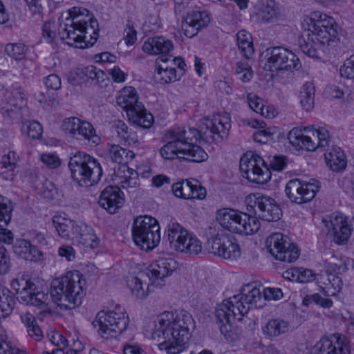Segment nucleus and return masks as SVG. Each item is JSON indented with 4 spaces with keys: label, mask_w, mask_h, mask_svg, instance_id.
I'll return each instance as SVG.
<instances>
[{
    "label": "nucleus",
    "mask_w": 354,
    "mask_h": 354,
    "mask_svg": "<svg viewBox=\"0 0 354 354\" xmlns=\"http://www.w3.org/2000/svg\"><path fill=\"white\" fill-rule=\"evenodd\" d=\"M206 130L200 132L194 128L173 129L167 131V142L160 149V156L165 160L183 159L201 162L208 158L207 153L196 142L200 138L206 142L218 141L226 137L231 128L230 114L218 113L206 119Z\"/></svg>",
    "instance_id": "nucleus-1"
},
{
    "label": "nucleus",
    "mask_w": 354,
    "mask_h": 354,
    "mask_svg": "<svg viewBox=\"0 0 354 354\" xmlns=\"http://www.w3.org/2000/svg\"><path fill=\"white\" fill-rule=\"evenodd\" d=\"M152 338L159 342L160 350L168 354L182 352L191 337V330L195 328L192 315L186 310L165 311L156 320Z\"/></svg>",
    "instance_id": "nucleus-2"
},
{
    "label": "nucleus",
    "mask_w": 354,
    "mask_h": 354,
    "mask_svg": "<svg viewBox=\"0 0 354 354\" xmlns=\"http://www.w3.org/2000/svg\"><path fill=\"white\" fill-rule=\"evenodd\" d=\"M261 300L259 288L248 284L243 289V292L218 304L215 310L216 323L227 341L233 342L238 339L237 334L232 330L234 322L241 320L251 308L261 307V304H258Z\"/></svg>",
    "instance_id": "nucleus-3"
},
{
    "label": "nucleus",
    "mask_w": 354,
    "mask_h": 354,
    "mask_svg": "<svg viewBox=\"0 0 354 354\" xmlns=\"http://www.w3.org/2000/svg\"><path fill=\"white\" fill-rule=\"evenodd\" d=\"M304 21L308 26L307 32L299 46L308 57H318V51L323 45L333 46L339 40L340 28L332 17L315 11Z\"/></svg>",
    "instance_id": "nucleus-4"
},
{
    "label": "nucleus",
    "mask_w": 354,
    "mask_h": 354,
    "mask_svg": "<svg viewBox=\"0 0 354 354\" xmlns=\"http://www.w3.org/2000/svg\"><path fill=\"white\" fill-rule=\"evenodd\" d=\"M59 26L62 29L58 33L59 39L69 46L85 48L97 41L98 33L95 27L97 26V21L89 16L88 10L84 8L70 9L65 22H59Z\"/></svg>",
    "instance_id": "nucleus-5"
},
{
    "label": "nucleus",
    "mask_w": 354,
    "mask_h": 354,
    "mask_svg": "<svg viewBox=\"0 0 354 354\" xmlns=\"http://www.w3.org/2000/svg\"><path fill=\"white\" fill-rule=\"evenodd\" d=\"M86 281L77 270L53 280L50 295L53 301L63 309H73L82 304L85 295Z\"/></svg>",
    "instance_id": "nucleus-6"
},
{
    "label": "nucleus",
    "mask_w": 354,
    "mask_h": 354,
    "mask_svg": "<svg viewBox=\"0 0 354 354\" xmlns=\"http://www.w3.org/2000/svg\"><path fill=\"white\" fill-rule=\"evenodd\" d=\"M68 167L72 179L80 187H88L97 184L103 174L98 160L82 151L71 156Z\"/></svg>",
    "instance_id": "nucleus-7"
},
{
    "label": "nucleus",
    "mask_w": 354,
    "mask_h": 354,
    "mask_svg": "<svg viewBox=\"0 0 354 354\" xmlns=\"http://www.w3.org/2000/svg\"><path fill=\"white\" fill-rule=\"evenodd\" d=\"M92 324L102 339H115L126 330L129 317L124 308L117 305L113 309L100 311Z\"/></svg>",
    "instance_id": "nucleus-8"
},
{
    "label": "nucleus",
    "mask_w": 354,
    "mask_h": 354,
    "mask_svg": "<svg viewBox=\"0 0 354 354\" xmlns=\"http://www.w3.org/2000/svg\"><path fill=\"white\" fill-rule=\"evenodd\" d=\"M288 138L292 146L309 151H314L317 148L326 149L332 143V137L328 129L324 127L315 129L305 127L303 129H292L288 133Z\"/></svg>",
    "instance_id": "nucleus-9"
},
{
    "label": "nucleus",
    "mask_w": 354,
    "mask_h": 354,
    "mask_svg": "<svg viewBox=\"0 0 354 354\" xmlns=\"http://www.w3.org/2000/svg\"><path fill=\"white\" fill-rule=\"evenodd\" d=\"M216 220L224 229L242 235L252 234L260 228V222L256 217L231 208L218 210Z\"/></svg>",
    "instance_id": "nucleus-10"
},
{
    "label": "nucleus",
    "mask_w": 354,
    "mask_h": 354,
    "mask_svg": "<svg viewBox=\"0 0 354 354\" xmlns=\"http://www.w3.org/2000/svg\"><path fill=\"white\" fill-rule=\"evenodd\" d=\"M132 236L135 243L142 250L148 251L153 249L160 241L157 220L149 216H138L132 226Z\"/></svg>",
    "instance_id": "nucleus-11"
},
{
    "label": "nucleus",
    "mask_w": 354,
    "mask_h": 354,
    "mask_svg": "<svg viewBox=\"0 0 354 354\" xmlns=\"http://www.w3.org/2000/svg\"><path fill=\"white\" fill-rule=\"evenodd\" d=\"M170 248L177 252L198 254L203 249L201 241L177 222H170L166 228Z\"/></svg>",
    "instance_id": "nucleus-12"
},
{
    "label": "nucleus",
    "mask_w": 354,
    "mask_h": 354,
    "mask_svg": "<svg viewBox=\"0 0 354 354\" xmlns=\"http://www.w3.org/2000/svg\"><path fill=\"white\" fill-rule=\"evenodd\" d=\"M11 286L18 295L17 299L20 303L44 308V310L38 315L39 319L42 320L46 314H50L47 307L48 294L37 290L35 284L29 279L21 276L13 280Z\"/></svg>",
    "instance_id": "nucleus-13"
},
{
    "label": "nucleus",
    "mask_w": 354,
    "mask_h": 354,
    "mask_svg": "<svg viewBox=\"0 0 354 354\" xmlns=\"http://www.w3.org/2000/svg\"><path fill=\"white\" fill-rule=\"evenodd\" d=\"M264 68L271 72L291 71L300 66V62L297 55L281 46L267 48L264 52Z\"/></svg>",
    "instance_id": "nucleus-14"
},
{
    "label": "nucleus",
    "mask_w": 354,
    "mask_h": 354,
    "mask_svg": "<svg viewBox=\"0 0 354 354\" xmlns=\"http://www.w3.org/2000/svg\"><path fill=\"white\" fill-rule=\"evenodd\" d=\"M240 170L248 180L265 184L271 178V172L263 158L258 154L246 153L240 159Z\"/></svg>",
    "instance_id": "nucleus-15"
},
{
    "label": "nucleus",
    "mask_w": 354,
    "mask_h": 354,
    "mask_svg": "<svg viewBox=\"0 0 354 354\" xmlns=\"http://www.w3.org/2000/svg\"><path fill=\"white\" fill-rule=\"evenodd\" d=\"M267 248L270 254L277 260L292 263L300 255L298 247L291 243L287 236L281 233H273L266 240Z\"/></svg>",
    "instance_id": "nucleus-16"
},
{
    "label": "nucleus",
    "mask_w": 354,
    "mask_h": 354,
    "mask_svg": "<svg viewBox=\"0 0 354 354\" xmlns=\"http://www.w3.org/2000/svg\"><path fill=\"white\" fill-rule=\"evenodd\" d=\"M319 189V183L315 179L307 182L295 178L286 183L285 192L292 203L300 205L312 201Z\"/></svg>",
    "instance_id": "nucleus-17"
},
{
    "label": "nucleus",
    "mask_w": 354,
    "mask_h": 354,
    "mask_svg": "<svg viewBox=\"0 0 354 354\" xmlns=\"http://www.w3.org/2000/svg\"><path fill=\"white\" fill-rule=\"evenodd\" d=\"M207 245L210 253L224 259H236L241 254L236 239L226 234H217L211 236Z\"/></svg>",
    "instance_id": "nucleus-18"
},
{
    "label": "nucleus",
    "mask_w": 354,
    "mask_h": 354,
    "mask_svg": "<svg viewBox=\"0 0 354 354\" xmlns=\"http://www.w3.org/2000/svg\"><path fill=\"white\" fill-rule=\"evenodd\" d=\"M62 129L66 135L77 140H88L95 145H98L100 141L93 125L76 117L64 120Z\"/></svg>",
    "instance_id": "nucleus-19"
},
{
    "label": "nucleus",
    "mask_w": 354,
    "mask_h": 354,
    "mask_svg": "<svg viewBox=\"0 0 354 354\" xmlns=\"http://www.w3.org/2000/svg\"><path fill=\"white\" fill-rule=\"evenodd\" d=\"M142 50L149 55H160V61L165 63L171 57L174 44L171 40L163 36L149 37L143 44Z\"/></svg>",
    "instance_id": "nucleus-20"
},
{
    "label": "nucleus",
    "mask_w": 354,
    "mask_h": 354,
    "mask_svg": "<svg viewBox=\"0 0 354 354\" xmlns=\"http://www.w3.org/2000/svg\"><path fill=\"white\" fill-rule=\"evenodd\" d=\"M210 22V17L206 11L193 10L189 12L182 24L184 35L192 38L198 31L207 26Z\"/></svg>",
    "instance_id": "nucleus-21"
},
{
    "label": "nucleus",
    "mask_w": 354,
    "mask_h": 354,
    "mask_svg": "<svg viewBox=\"0 0 354 354\" xmlns=\"http://www.w3.org/2000/svg\"><path fill=\"white\" fill-rule=\"evenodd\" d=\"M98 203L110 214L116 213L124 205L123 193L118 187L109 186L101 192Z\"/></svg>",
    "instance_id": "nucleus-22"
},
{
    "label": "nucleus",
    "mask_w": 354,
    "mask_h": 354,
    "mask_svg": "<svg viewBox=\"0 0 354 354\" xmlns=\"http://www.w3.org/2000/svg\"><path fill=\"white\" fill-rule=\"evenodd\" d=\"M176 268V262L171 258H159L153 262L148 268L145 273L147 277L153 283L162 280L173 273Z\"/></svg>",
    "instance_id": "nucleus-23"
},
{
    "label": "nucleus",
    "mask_w": 354,
    "mask_h": 354,
    "mask_svg": "<svg viewBox=\"0 0 354 354\" xmlns=\"http://www.w3.org/2000/svg\"><path fill=\"white\" fill-rule=\"evenodd\" d=\"M26 94L20 88L11 90L2 88L0 89V106L6 112L12 111L13 108L21 107L25 101Z\"/></svg>",
    "instance_id": "nucleus-24"
},
{
    "label": "nucleus",
    "mask_w": 354,
    "mask_h": 354,
    "mask_svg": "<svg viewBox=\"0 0 354 354\" xmlns=\"http://www.w3.org/2000/svg\"><path fill=\"white\" fill-rule=\"evenodd\" d=\"M12 205L10 200L0 196V243L10 244L13 241L11 231L2 227L6 226L11 220Z\"/></svg>",
    "instance_id": "nucleus-25"
},
{
    "label": "nucleus",
    "mask_w": 354,
    "mask_h": 354,
    "mask_svg": "<svg viewBox=\"0 0 354 354\" xmlns=\"http://www.w3.org/2000/svg\"><path fill=\"white\" fill-rule=\"evenodd\" d=\"M329 223L330 226L328 227L331 229L335 241L338 244L346 241L351 234V228L346 218L342 214H333Z\"/></svg>",
    "instance_id": "nucleus-26"
},
{
    "label": "nucleus",
    "mask_w": 354,
    "mask_h": 354,
    "mask_svg": "<svg viewBox=\"0 0 354 354\" xmlns=\"http://www.w3.org/2000/svg\"><path fill=\"white\" fill-rule=\"evenodd\" d=\"M257 215L262 220L268 222L277 221L281 218L282 212L274 199L264 196L260 201Z\"/></svg>",
    "instance_id": "nucleus-27"
},
{
    "label": "nucleus",
    "mask_w": 354,
    "mask_h": 354,
    "mask_svg": "<svg viewBox=\"0 0 354 354\" xmlns=\"http://www.w3.org/2000/svg\"><path fill=\"white\" fill-rule=\"evenodd\" d=\"M328 151L324 154L326 165L334 171H342L345 169L347 160L344 152L339 147L333 145V141L329 147H326Z\"/></svg>",
    "instance_id": "nucleus-28"
},
{
    "label": "nucleus",
    "mask_w": 354,
    "mask_h": 354,
    "mask_svg": "<svg viewBox=\"0 0 354 354\" xmlns=\"http://www.w3.org/2000/svg\"><path fill=\"white\" fill-rule=\"evenodd\" d=\"M117 104L126 111L127 116L131 111L141 107L142 103L138 102V95L133 87L123 88L116 98Z\"/></svg>",
    "instance_id": "nucleus-29"
},
{
    "label": "nucleus",
    "mask_w": 354,
    "mask_h": 354,
    "mask_svg": "<svg viewBox=\"0 0 354 354\" xmlns=\"http://www.w3.org/2000/svg\"><path fill=\"white\" fill-rule=\"evenodd\" d=\"M14 253L26 261H39L42 254L41 251L29 241L18 239L13 245Z\"/></svg>",
    "instance_id": "nucleus-30"
},
{
    "label": "nucleus",
    "mask_w": 354,
    "mask_h": 354,
    "mask_svg": "<svg viewBox=\"0 0 354 354\" xmlns=\"http://www.w3.org/2000/svg\"><path fill=\"white\" fill-rule=\"evenodd\" d=\"M52 221L54 227L61 238L66 240L75 239L79 223L60 215H55Z\"/></svg>",
    "instance_id": "nucleus-31"
},
{
    "label": "nucleus",
    "mask_w": 354,
    "mask_h": 354,
    "mask_svg": "<svg viewBox=\"0 0 354 354\" xmlns=\"http://www.w3.org/2000/svg\"><path fill=\"white\" fill-rule=\"evenodd\" d=\"M148 274L145 272H140L137 276L131 277L128 280V287L131 290L132 296L137 300H143L149 295V284L144 283Z\"/></svg>",
    "instance_id": "nucleus-32"
},
{
    "label": "nucleus",
    "mask_w": 354,
    "mask_h": 354,
    "mask_svg": "<svg viewBox=\"0 0 354 354\" xmlns=\"http://www.w3.org/2000/svg\"><path fill=\"white\" fill-rule=\"evenodd\" d=\"M111 131L113 134L117 136L121 143L133 145L138 141L137 133L129 129L127 124L122 120L113 122Z\"/></svg>",
    "instance_id": "nucleus-33"
},
{
    "label": "nucleus",
    "mask_w": 354,
    "mask_h": 354,
    "mask_svg": "<svg viewBox=\"0 0 354 354\" xmlns=\"http://www.w3.org/2000/svg\"><path fill=\"white\" fill-rule=\"evenodd\" d=\"M75 236L78 242L86 248H95L100 244V239L93 229L83 223H79Z\"/></svg>",
    "instance_id": "nucleus-34"
},
{
    "label": "nucleus",
    "mask_w": 354,
    "mask_h": 354,
    "mask_svg": "<svg viewBox=\"0 0 354 354\" xmlns=\"http://www.w3.org/2000/svg\"><path fill=\"white\" fill-rule=\"evenodd\" d=\"M290 324L288 321L281 318L270 319L263 327V333L268 337H276L289 331Z\"/></svg>",
    "instance_id": "nucleus-35"
},
{
    "label": "nucleus",
    "mask_w": 354,
    "mask_h": 354,
    "mask_svg": "<svg viewBox=\"0 0 354 354\" xmlns=\"http://www.w3.org/2000/svg\"><path fill=\"white\" fill-rule=\"evenodd\" d=\"M19 156L15 151H9L0 160V175L6 180H12L18 165Z\"/></svg>",
    "instance_id": "nucleus-36"
},
{
    "label": "nucleus",
    "mask_w": 354,
    "mask_h": 354,
    "mask_svg": "<svg viewBox=\"0 0 354 354\" xmlns=\"http://www.w3.org/2000/svg\"><path fill=\"white\" fill-rule=\"evenodd\" d=\"M315 88L312 82H306L301 86L299 100L301 107L306 111H310L315 104Z\"/></svg>",
    "instance_id": "nucleus-37"
},
{
    "label": "nucleus",
    "mask_w": 354,
    "mask_h": 354,
    "mask_svg": "<svg viewBox=\"0 0 354 354\" xmlns=\"http://www.w3.org/2000/svg\"><path fill=\"white\" fill-rule=\"evenodd\" d=\"M262 20L268 23H274L281 17L278 3L274 0H265L261 10Z\"/></svg>",
    "instance_id": "nucleus-38"
},
{
    "label": "nucleus",
    "mask_w": 354,
    "mask_h": 354,
    "mask_svg": "<svg viewBox=\"0 0 354 354\" xmlns=\"http://www.w3.org/2000/svg\"><path fill=\"white\" fill-rule=\"evenodd\" d=\"M128 117L133 123L144 129L149 128L153 122L152 114L147 112L142 104L136 111H131Z\"/></svg>",
    "instance_id": "nucleus-39"
},
{
    "label": "nucleus",
    "mask_w": 354,
    "mask_h": 354,
    "mask_svg": "<svg viewBox=\"0 0 354 354\" xmlns=\"http://www.w3.org/2000/svg\"><path fill=\"white\" fill-rule=\"evenodd\" d=\"M179 76L174 67L158 65L153 77L156 82L164 84L178 80Z\"/></svg>",
    "instance_id": "nucleus-40"
},
{
    "label": "nucleus",
    "mask_w": 354,
    "mask_h": 354,
    "mask_svg": "<svg viewBox=\"0 0 354 354\" xmlns=\"http://www.w3.org/2000/svg\"><path fill=\"white\" fill-rule=\"evenodd\" d=\"M109 151L111 160L118 164L126 165L135 156L133 151L118 145H111Z\"/></svg>",
    "instance_id": "nucleus-41"
},
{
    "label": "nucleus",
    "mask_w": 354,
    "mask_h": 354,
    "mask_svg": "<svg viewBox=\"0 0 354 354\" xmlns=\"http://www.w3.org/2000/svg\"><path fill=\"white\" fill-rule=\"evenodd\" d=\"M15 300L10 292L0 288V319L8 317L12 312Z\"/></svg>",
    "instance_id": "nucleus-42"
},
{
    "label": "nucleus",
    "mask_w": 354,
    "mask_h": 354,
    "mask_svg": "<svg viewBox=\"0 0 354 354\" xmlns=\"http://www.w3.org/2000/svg\"><path fill=\"white\" fill-rule=\"evenodd\" d=\"M237 45L241 53L247 59L254 53L251 35L245 30H240L236 35Z\"/></svg>",
    "instance_id": "nucleus-43"
},
{
    "label": "nucleus",
    "mask_w": 354,
    "mask_h": 354,
    "mask_svg": "<svg viewBox=\"0 0 354 354\" xmlns=\"http://www.w3.org/2000/svg\"><path fill=\"white\" fill-rule=\"evenodd\" d=\"M328 283L324 282L323 291L326 297L336 296L341 290L342 286V279L335 274H329L327 278Z\"/></svg>",
    "instance_id": "nucleus-44"
},
{
    "label": "nucleus",
    "mask_w": 354,
    "mask_h": 354,
    "mask_svg": "<svg viewBox=\"0 0 354 354\" xmlns=\"http://www.w3.org/2000/svg\"><path fill=\"white\" fill-rule=\"evenodd\" d=\"M62 29L59 23L55 21H48L44 23L42 27L43 37L48 43L53 42L55 39H59L58 33Z\"/></svg>",
    "instance_id": "nucleus-45"
},
{
    "label": "nucleus",
    "mask_w": 354,
    "mask_h": 354,
    "mask_svg": "<svg viewBox=\"0 0 354 354\" xmlns=\"http://www.w3.org/2000/svg\"><path fill=\"white\" fill-rule=\"evenodd\" d=\"M21 131L32 139H39L41 136L43 129L37 121H26L21 126Z\"/></svg>",
    "instance_id": "nucleus-46"
},
{
    "label": "nucleus",
    "mask_w": 354,
    "mask_h": 354,
    "mask_svg": "<svg viewBox=\"0 0 354 354\" xmlns=\"http://www.w3.org/2000/svg\"><path fill=\"white\" fill-rule=\"evenodd\" d=\"M5 50L8 56L16 60H21L24 58L27 48L21 43L8 44L6 46Z\"/></svg>",
    "instance_id": "nucleus-47"
},
{
    "label": "nucleus",
    "mask_w": 354,
    "mask_h": 354,
    "mask_svg": "<svg viewBox=\"0 0 354 354\" xmlns=\"http://www.w3.org/2000/svg\"><path fill=\"white\" fill-rule=\"evenodd\" d=\"M127 174L121 177L120 185L122 188L128 189L135 188L139 185V178L138 173L133 169L127 168Z\"/></svg>",
    "instance_id": "nucleus-48"
},
{
    "label": "nucleus",
    "mask_w": 354,
    "mask_h": 354,
    "mask_svg": "<svg viewBox=\"0 0 354 354\" xmlns=\"http://www.w3.org/2000/svg\"><path fill=\"white\" fill-rule=\"evenodd\" d=\"M277 133L276 127L261 129L253 135L254 141L260 143H267L274 139V134Z\"/></svg>",
    "instance_id": "nucleus-49"
},
{
    "label": "nucleus",
    "mask_w": 354,
    "mask_h": 354,
    "mask_svg": "<svg viewBox=\"0 0 354 354\" xmlns=\"http://www.w3.org/2000/svg\"><path fill=\"white\" fill-rule=\"evenodd\" d=\"M264 196L259 194H252L247 196L245 198V204L249 214H257L258 209L261 199Z\"/></svg>",
    "instance_id": "nucleus-50"
},
{
    "label": "nucleus",
    "mask_w": 354,
    "mask_h": 354,
    "mask_svg": "<svg viewBox=\"0 0 354 354\" xmlns=\"http://www.w3.org/2000/svg\"><path fill=\"white\" fill-rule=\"evenodd\" d=\"M295 272L296 281L300 283H309L315 279V274L309 269L297 268Z\"/></svg>",
    "instance_id": "nucleus-51"
},
{
    "label": "nucleus",
    "mask_w": 354,
    "mask_h": 354,
    "mask_svg": "<svg viewBox=\"0 0 354 354\" xmlns=\"http://www.w3.org/2000/svg\"><path fill=\"white\" fill-rule=\"evenodd\" d=\"M49 339L53 344L58 347L57 349H62V351L69 346L70 340L59 332L53 333L49 336Z\"/></svg>",
    "instance_id": "nucleus-52"
},
{
    "label": "nucleus",
    "mask_w": 354,
    "mask_h": 354,
    "mask_svg": "<svg viewBox=\"0 0 354 354\" xmlns=\"http://www.w3.org/2000/svg\"><path fill=\"white\" fill-rule=\"evenodd\" d=\"M10 257L3 244L0 243V274H3L8 272L10 268Z\"/></svg>",
    "instance_id": "nucleus-53"
},
{
    "label": "nucleus",
    "mask_w": 354,
    "mask_h": 354,
    "mask_svg": "<svg viewBox=\"0 0 354 354\" xmlns=\"http://www.w3.org/2000/svg\"><path fill=\"white\" fill-rule=\"evenodd\" d=\"M331 95L335 98H343L345 99L347 102L353 100V92L348 88H340L338 86H334L331 88Z\"/></svg>",
    "instance_id": "nucleus-54"
},
{
    "label": "nucleus",
    "mask_w": 354,
    "mask_h": 354,
    "mask_svg": "<svg viewBox=\"0 0 354 354\" xmlns=\"http://www.w3.org/2000/svg\"><path fill=\"white\" fill-rule=\"evenodd\" d=\"M340 75L346 79L354 78V56L347 59L340 68Z\"/></svg>",
    "instance_id": "nucleus-55"
},
{
    "label": "nucleus",
    "mask_w": 354,
    "mask_h": 354,
    "mask_svg": "<svg viewBox=\"0 0 354 354\" xmlns=\"http://www.w3.org/2000/svg\"><path fill=\"white\" fill-rule=\"evenodd\" d=\"M304 301L315 303L323 308H330L333 306V301L329 298H323L319 294L315 293L305 299Z\"/></svg>",
    "instance_id": "nucleus-56"
},
{
    "label": "nucleus",
    "mask_w": 354,
    "mask_h": 354,
    "mask_svg": "<svg viewBox=\"0 0 354 354\" xmlns=\"http://www.w3.org/2000/svg\"><path fill=\"white\" fill-rule=\"evenodd\" d=\"M247 102L250 108L257 113L261 110V106H263V100L252 93L248 94Z\"/></svg>",
    "instance_id": "nucleus-57"
},
{
    "label": "nucleus",
    "mask_w": 354,
    "mask_h": 354,
    "mask_svg": "<svg viewBox=\"0 0 354 354\" xmlns=\"http://www.w3.org/2000/svg\"><path fill=\"white\" fill-rule=\"evenodd\" d=\"M41 160L46 166L52 169L57 168L61 164L59 158L53 153L42 154L41 156Z\"/></svg>",
    "instance_id": "nucleus-58"
},
{
    "label": "nucleus",
    "mask_w": 354,
    "mask_h": 354,
    "mask_svg": "<svg viewBox=\"0 0 354 354\" xmlns=\"http://www.w3.org/2000/svg\"><path fill=\"white\" fill-rule=\"evenodd\" d=\"M0 354H28L24 351H21L15 346H12L10 342L5 340L0 341Z\"/></svg>",
    "instance_id": "nucleus-59"
},
{
    "label": "nucleus",
    "mask_w": 354,
    "mask_h": 354,
    "mask_svg": "<svg viewBox=\"0 0 354 354\" xmlns=\"http://www.w3.org/2000/svg\"><path fill=\"white\" fill-rule=\"evenodd\" d=\"M263 297L265 300H279L283 297L281 288H266L263 289Z\"/></svg>",
    "instance_id": "nucleus-60"
},
{
    "label": "nucleus",
    "mask_w": 354,
    "mask_h": 354,
    "mask_svg": "<svg viewBox=\"0 0 354 354\" xmlns=\"http://www.w3.org/2000/svg\"><path fill=\"white\" fill-rule=\"evenodd\" d=\"M332 338H322L317 345L320 354H332Z\"/></svg>",
    "instance_id": "nucleus-61"
},
{
    "label": "nucleus",
    "mask_w": 354,
    "mask_h": 354,
    "mask_svg": "<svg viewBox=\"0 0 354 354\" xmlns=\"http://www.w3.org/2000/svg\"><path fill=\"white\" fill-rule=\"evenodd\" d=\"M286 158L283 156H275L270 160V167L277 171H282L286 167Z\"/></svg>",
    "instance_id": "nucleus-62"
},
{
    "label": "nucleus",
    "mask_w": 354,
    "mask_h": 354,
    "mask_svg": "<svg viewBox=\"0 0 354 354\" xmlns=\"http://www.w3.org/2000/svg\"><path fill=\"white\" fill-rule=\"evenodd\" d=\"M45 84L47 88L57 91L62 86L61 79L55 74L49 75L45 80Z\"/></svg>",
    "instance_id": "nucleus-63"
},
{
    "label": "nucleus",
    "mask_w": 354,
    "mask_h": 354,
    "mask_svg": "<svg viewBox=\"0 0 354 354\" xmlns=\"http://www.w3.org/2000/svg\"><path fill=\"white\" fill-rule=\"evenodd\" d=\"M41 192L44 198L51 199L56 193V189L52 182L46 180L43 183Z\"/></svg>",
    "instance_id": "nucleus-64"
}]
</instances>
